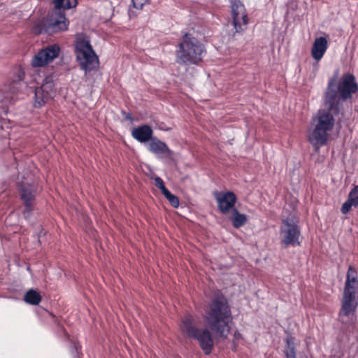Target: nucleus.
Returning <instances> with one entry per match:
<instances>
[{
	"label": "nucleus",
	"instance_id": "obj_23",
	"mask_svg": "<svg viewBox=\"0 0 358 358\" xmlns=\"http://www.w3.org/2000/svg\"><path fill=\"white\" fill-rule=\"evenodd\" d=\"M155 184L156 187L161 189L162 194H164L165 191L168 190L165 187L163 180L159 177H156L155 178Z\"/></svg>",
	"mask_w": 358,
	"mask_h": 358
},
{
	"label": "nucleus",
	"instance_id": "obj_22",
	"mask_svg": "<svg viewBox=\"0 0 358 358\" xmlns=\"http://www.w3.org/2000/svg\"><path fill=\"white\" fill-rule=\"evenodd\" d=\"M164 196L167 199V200L170 202V203L174 208H178L179 206V200L178 197L173 194H171L169 190L165 191V193L163 194Z\"/></svg>",
	"mask_w": 358,
	"mask_h": 358
},
{
	"label": "nucleus",
	"instance_id": "obj_20",
	"mask_svg": "<svg viewBox=\"0 0 358 358\" xmlns=\"http://www.w3.org/2000/svg\"><path fill=\"white\" fill-rule=\"evenodd\" d=\"M24 301L31 305H38L41 301V296L37 291L30 289L25 294Z\"/></svg>",
	"mask_w": 358,
	"mask_h": 358
},
{
	"label": "nucleus",
	"instance_id": "obj_6",
	"mask_svg": "<svg viewBox=\"0 0 358 358\" xmlns=\"http://www.w3.org/2000/svg\"><path fill=\"white\" fill-rule=\"evenodd\" d=\"M76 55L80 68L85 72L98 68V57L93 50L90 41L87 37L78 36L76 45Z\"/></svg>",
	"mask_w": 358,
	"mask_h": 358
},
{
	"label": "nucleus",
	"instance_id": "obj_19",
	"mask_svg": "<svg viewBox=\"0 0 358 358\" xmlns=\"http://www.w3.org/2000/svg\"><path fill=\"white\" fill-rule=\"evenodd\" d=\"M231 221L235 228H239L246 223L247 217L245 215L240 213L237 210L233 209Z\"/></svg>",
	"mask_w": 358,
	"mask_h": 358
},
{
	"label": "nucleus",
	"instance_id": "obj_4",
	"mask_svg": "<svg viewBox=\"0 0 358 358\" xmlns=\"http://www.w3.org/2000/svg\"><path fill=\"white\" fill-rule=\"evenodd\" d=\"M357 90L358 84L355 76L350 73L343 75L338 82L336 79H331L325 93V103L331 108L338 106L341 100L350 99Z\"/></svg>",
	"mask_w": 358,
	"mask_h": 358
},
{
	"label": "nucleus",
	"instance_id": "obj_18",
	"mask_svg": "<svg viewBox=\"0 0 358 358\" xmlns=\"http://www.w3.org/2000/svg\"><path fill=\"white\" fill-rule=\"evenodd\" d=\"M352 206L358 208V185L350 192L348 200L341 207V212L343 214L348 213L351 210Z\"/></svg>",
	"mask_w": 358,
	"mask_h": 358
},
{
	"label": "nucleus",
	"instance_id": "obj_1",
	"mask_svg": "<svg viewBox=\"0 0 358 358\" xmlns=\"http://www.w3.org/2000/svg\"><path fill=\"white\" fill-rule=\"evenodd\" d=\"M206 325L216 338H226L231 329L233 317L226 299H214L203 317Z\"/></svg>",
	"mask_w": 358,
	"mask_h": 358
},
{
	"label": "nucleus",
	"instance_id": "obj_12",
	"mask_svg": "<svg viewBox=\"0 0 358 358\" xmlns=\"http://www.w3.org/2000/svg\"><path fill=\"white\" fill-rule=\"evenodd\" d=\"M55 94V85L51 78L44 79L41 87L35 90V107L40 108L52 99Z\"/></svg>",
	"mask_w": 358,
	"mask_h": 358
},
{
	"label": "nucleus",
	"instance_id": "obj_17",
	"mask_svg": "<svg viewBox=\"0 0 358 358\" xmlns=\"http://www.w3.org/2000/svg\"><path fill=\"white\" fill-rule=\"evenodd\" d=\"M132 136L141 143L148 142L152 136V130L148 125H143L134 128L131 131Z\"/></svg>",
	"mask_w": 358,
	"mask_h": 358
},
{
	"label": "nucleus",
	"instance_id": "obj_3",
	"mask_svg": "<svg viewBox=\"0 0 358 358\" xmlns=\"http://www.w3.org/2000/svg\"><path fill=\"white\" fill-rule=\"evenodd\" d=\"M358 306V275L357 270L350 266L343 294L339 320L343 324H352L355 320V310Z\"/></svg>",
	"mask_w": 358,
	"mask_h": 358
},
{
	"label": "nucleus",
	"instance_id": "obj_2",
	"mask_svg": "<svg viewBox=\"0 0 358 358\" xmlns=\"http://www.w3.org/2000/svg\"><path fill=\"white\" fill-rule=\"evenodd\" d=\"M325 107L327 110H320L313 117L307 131V138L316 150L327 144L329 133L334 128L335 123L333 111L337 110L338 106L331 108L325 105Z\"/></svg>",
	"mask_w": 358,
	"mask_h": 358
},
{
	"label": "nucleus",
	"instance_id": "obj_9",
	"mask_svg": "<svg viewBox=\"0 0 358 358\" xmlns=\"http://www.w3.org/2000/svg\"><path fill=\"white\" fill-rule=\"evenodd\" d=\"M300 230L293 216L283 219L280 229V240L281 244L287 247L295 246L300 244Z\"/></svg>",
	"mask_w": 358,
	"mask_h": 358
},
{
	"label": "nucleus",
	"instance_id": "obj_21",
	"mask_svg": "<svg viewBox=\"0 0 358 358\" xmlns=\"http://www.w3.org/2000/svg\"><path fill=\"white\" fill-rule=\"evenodd\" d=\"M287 347L285 355L287 358H296L295 346L296 342L294 338L288 336L286 338Z\"/></svg>",
	"mask_w": 358,
	"mask_h": 358
},
{
	"label": "nucleus",
	"instance_id": "obj_10",
	"mask_svg": "<svg viewBox=\"0 0 358 358\" xmlns=\"http://www.w3.org/2000/svg\"><path fill=\"white\" fill-rule=\"evenodd\" d=\"M231 23L237 33L243 32L249 21L246 9L241 0H233L231 5Z\"/></svg>",
	"mask_w": 358,
	"mask_h": 358
},
{
	"label": "nucleus",
	"instance_id": "obj_25",
	"mask_svg": "<svg viewBox=\"0 0 358 358\" xmlns=\"http://www.w3.org/2000/svg\"><path fill=\"white\" fill-rule=\"evenodd\" d=\"M15 73H16V77L15 78V81H20L24 79L25 73L22 68L19 67L16 70Z\"/></svg>",
	"mask_w": 358,
	"mask_h": 358
},
{
	"label": "nucleus",
	"instance_id": "obj_7",
	"mask_svg": "<svg viewBox=\"0 0 358 358\" xmlns=\"http://www.w3.org/2000/svg\"><path fill=\"white\" fill-rule=\"evenodd\" d=\"M54 3L55 10L45 24L47 26V31L50 32L65 31L68 28L69 22L59 9H70L76 7L78 3L77 0H54Z\"/></svg>",
	"mask_w": 358,
	"mask_h": 358
},
{
	"label": "nucleus",
	"instance_id": "obj_5",
	"mask_svg": "<svg viewBox=\"0 0 358 358\" xmlns=\"http://www.w3.org/2000/svg\"><path fill=\"white\" fill-rule=\"evenodd\" d=\"M203 52V47L198 40L189 34H185L177 50V62L180 64H196L201 61Z\"/></svg>",
	"mask_w": 358,
	"mask_h": 358
},
{
	"label": "nucleus",
	"instance_id": "obj_13",
	"mask_svg": "<svg viewBox=\"0 0 358 358\" xmlns=\"http://www.w3.org/2000/svg\"><path fill=\"white\" fill-rule=\"evenodd\" d=\"M218 208L222 213L232 210L236 201V195L231 192H216L214 193Z\"/></svg>",
	"mask_w": 358,
	"mask_h": 358
},
{
	"label": "nucleus",
	"instance_id": "obj_14",
	"mask_svg": "<svg viewBox=\"0 0 358 358\" xmlns=\"http://www.w3.org/2000/svg\"><path fill=\"white\" fill-rule=\"evenodd\" d=\"M20 195L25 206L24 217L27 218L32 209V203L36 195V191L29 183L22 184L20 186Z\"/></svg>",
	"mask_w": 358,
	"mask_h": 358
},
{
	"label": "nucleus",
	"instance_id": "obj_24",
	"mask_svg": "<svg viewBox=\"0 0 358 358\" xmlns=\"http://www.w3.org/2000/svg\"><path fill=\"white\" fill-rule=\"evenodd\" d=\"M148 1L149 0H132L133 6L136 9L141 10Z\"/></svg>",
	"mask_w": 358,
	"mask_h": 358
},
{
	"label": "nucleus",
	"instance_id": "obj_15",
	"mask_svg": "<svg viewBox=\"0 0 358 358\" xmlns=\"http://www.w3.org/2000/svg\"><path fill=\"white\" fill-rule=\"evenodd\" d=\"M328 48V37L320 36L315 39L311 48V56L316 61H320Z\"/></svg>",
	"mask_w": 358,
	"mask_h": 358
},
{
	"label": "nucleus",
	"instance_id": "obj_11",
	"mask_svg": "<svg viewBox=\"0 0 358 358\" xmlns=\"http://www.w3.org/2000/svg\"><path fill=\"white\" fill-rule=\"evenodd\" d=\"M60 48L57 44L47 46L36 54L31 60L33 67H43L52 62L60 53Z\"/></svg>",
	"mask_w": 358,
	"mask_h": 358
},
{
	"label": "nucleus",
	"instance_id": "obj_16",
	"mask_svg": "<svg viewBox=\"0 0 358 358\" xmlns=\"http://www.w3.org/2000/svg\"><path fill=\"white\" fill-rule=\"evenodd\" d=\"M148 150L159 157H170L173 153L168 146L159 140L152 141L148 145Z\"/></svg>",
	"mask_w": 358,
	"mask_h": 358
},
{
	"label": "nucleus",
	"instance_id": "obj_26",
	"mask_svg": "<svg viewBox=\"0 0 358 358\" xmlns=\"http://www.w3.org/2000/svg\"><path fill=\"white\" fill-rule=\"evenodd\" d=\"M241 339H242L241 334L239 331H236L234 334V341H233L234 343L237 344L238 343V341Z\"/></svg>",
	"mask_w": 358,
	"mask_h": 358
},
{
	"label": "nucleus",
	"instance_id": "obj_8",
	"mask_svg": "<svg viewBox=\"0 0 358 358\" xmlns=\"http://www.w3.org/2000/svg\"><path fill=\"white\" fill-rule=\"evenodd\" d=\"M181 331L190 337L195 338L205 354L208 355L213 348V340L208 329H199L194 327V319L190 315L184 318L180 326Z\"/></svg>",
	"mask_w": 358,
	"mask_h": 358
}]
</instances>
